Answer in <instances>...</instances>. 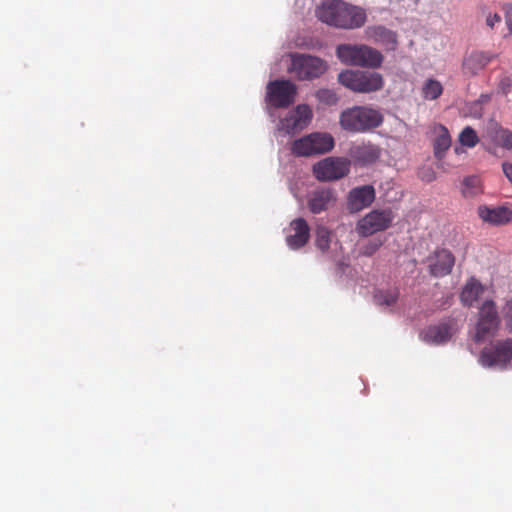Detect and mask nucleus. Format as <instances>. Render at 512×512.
I'll return each mask as SVG.
<instances>
[{
	"mask_svg": "<svg viewBox=\"0 0 512 512\" xmlns=\"http://www.w3.org/2000/svg\"><path fill=\"white\" fill-rule=\"evenodd\" d=\"M315 13L321 22L340 29L359 28L366 21V13L362 8L341 0H322Z\"/></svg>",
	"mask_w": 512,
	"mask_h": 512,
	"instance_id": "f257e3e1",
	"label": "nucleus"
},
{
	"mask_svg": "<svg viewBox=\"0 0 512 512\" xmlns=\"http://www.w3.org/2000/svg\"><path fill=\"white\" fill-rule=\"evenodd\" d=\"M383 122L382 114L369 106H354L341 112L339 124L345 131L351 133H364L380 126Z\"/></svg>",
	"mask_w": 512,
	"mask_h": 512,
	"instance_id": "f03ea898",
	"label": "nucleus"
},
{
	"mask_svg": "<svg viewBox=\"0 0 512 512\" xmlns=\"http://www.w3.org/2000/svg\"><path fill=\"white\" fill-rule=\"evenodd\" d=\"M335 52L339 61L349 66L376 68L383 61L378 50L363 44H339Z\"/></svg>",
	"mask_w": 512,
	"mask_h": 512,
	"instance_id": "7ed1b4c3",
	"label": "nucleus"
},
{
	"mask_svg": "<svg viewBox=\"0 0 512 512\" xmlns=\"http://www.w3.org/2000/svg\"><path fill=\"white\" fill-rule=\"evenodd\" d=\"M338 82L356 93L375 92L383 87L381 74L362 70H344L338 74Z\"/></svg>",
	"mask_w": 512,
	"mask_h": 512,
	"instance_id": "20e7f679",
	"label": "nucleus"
},
{
	"mask_svg": "<svg viewBox=\"0 0 512 512\" xmlns=\"http://www.w3.org/2000/svg\"><path fill=\"white\" fill-rule=\"evenodd\" d=\"M329 66L328 63L310 54H290V64L287 71L298 80H313L322 76Z\"/></svg>",
	"mask_w": 512,
	"mask_h": 512,
	"instance_id": "39448f33",
	"label": "nucleus"
},
{
	"mask_svg": "<svg viewBox=\"0 0 512 512\" xmlns=\"http://www.w3.org/2000/svg\"><path fill=\"white\" fill-rule=\"evenodd\" d=\"M334 138L329 133L314 132L295 140L292 143L291 151L297 156H312L324 154L334 147Z\"/></svg>",
	"mask_w": 512,
	"mask_h": 512,
	"instance_id": "423d86ee",
	"label": "nucleus"
},
{
	"mask_svg": "<svg viewBox=\"0 0 512 512\" xmlns=\"http://www.w3.org/2000/svg\"><path fill=\"white\" fill-rule=\"evenodd\" d=\"M350 165V160L347 158L326 157L313 165V173L319 181H336L348 175Z\"/></svg>",
	"mask_w": 512,
	"mask_h": 512,
	"instance_id": "0eeeda50",
	"label": "nucleus"
},
{
	"mask_svg": "<svg viewBox=\"0 0 512 512\" xmlns=\"http://www.w3.org/2000/svg\"><path fill=\"white\" fill-rule=\"evenodd\" d=\"M512 360V339L497 341L492 348L484 349L479 363L485 368L505 369Z\"/></svg>",
	"mask_w": 512,
	"mask_h": 512,
	"instance_id": "6e6552de",
	"label": "nucleus"
},
{
	"mask_svg": "<svg viewBox=\"0 0 512 512\" xmlns=\"http://www.w3.org/2000/svg\"><path fill=\"white\" fill-rule=\"evenodd\" d=\"M297 87L289 80L270 82L266 89L267 103L276 108H284L295 101Z\"/></svg>",
	"mask_w": 512,
	"mask_h": 512,
	"instance_id": "1a4fd4ad",
	"label": "nucleus"
},
{
	"mask_svg": "<svg viewBox=\"0 0 512 512\" xmlns=\"http://www.w3.org/2000/svg\"><path fill=\"white\" fill-rule=\"evenodd\" d=\"M499 326V317L493 301L486 300L479 309L474 340L481 342L495 334Z\"/></svg>",
	"mask_w": 512,
	"mask_h": 512,
	"instance_id": "9d476101",
	"label": "nucleus"
},
{
	"mask_svg": "<svg viewBox=\"0 0 512 512\" xmlns=\"http://www.w3.org/2000/svg\"><path fill=\"white\" fill-rule=\"evenodd\" d=\"M392 220L391 210H373L358 221L356 229L360 236L367 237L387 229Z\"/></svg>",
	"mask_w": 512,
	"mask_h": 512,
	"instance_id": "9b49d317",
	"label": "nucleus"
},
{
	"mask_svg": "<svg viewBox=\"0 0 512 512\" xmlns=\"http://www.w3.org/2000/svg\"><path fill=\"white\" fill-rule=\"evenodd\" d=\"M313 117L312 110L306 104H299L280 120L279 129L287 134H295L305 129Z\"/></svg>",
	"mask_w": 512,
	"mask_h": 512,
	"instance_id": "f8f14e48",
	"label": "nucleus"
},
{
	"mask_svg": "<svg viewBox=\"0 0 512 512\" xmlns=\"http://www.w3.org/2000/svg\"><path fill=\"white\" fill-rule=\"evenodd\" d=\"M310 228L307 221L297 218L291 221L286 230V243L290 249L297 250L303 247L309 240Z\"/></svg>",
	"mask_w": 512,
	"mask_h": 512,
	"instance_id": "ddd939ff",
	"label": "nucleus"
},
{
	"mask_svg": "<svg viewBox=\"0 0 512 512\" xmlns=\"http://www.w3.org/2000/svg\"><path fill=\"white\" fill-rule=\"evenodd\" d=\"M337 196L331 188H320L313 190L307 198V205L313 214L324 212L336 203Z\"/></svg>",
	"mask_w": 512,
	"mask_h": 512,
	"instance_id": "4468645a",
	"label": "nucleus"
},
{
	"mask_svg": "<svg viewBox=\"0 0 512 512\" xmlns=\"http://www.w3.org/2000/svg\"><path fill=\"white\" fill-rule=\"evenodd\" d=\"M375 199V190L371 185L353 188L347 198V208L355 213L368 207Z\"/></svg>",
	"mask_w": 512,
	"mask_h": 512,
	"instance_id": "2eb2a0df",
	"label": "nucleus"
},
{
	"mask_svg": "<svg viewBox=\"0 0 512 512\" xmlns=\"http://www.w3.org/2000/svg\"><path fill=\"white\" fill-rule=\"evenodd\" d=\"M495 58L497 54L489 51H472L463 60V70L471 76L477 75Z\"/></svg>",
	"mask_w": 512,
	"mask_h": 512,
	"instance_id": "dca6fc26",
	"label": "nucleus"
},
{
	"mask_svg": "<svg viewBox=\"0 0 512 512\" xmlns=\"http://www.w3.org/2000/svg\"><path fill=\"white\" fill-rule=\"evenodd\" d=\"M429 261L431 275L435 277H443L451 272L455 260L450 251L441 249L436 251Z\"/></svg>",
	"mask_w": 512,
	"mask_h": 512,
	"instance_id": "f3484780",
	"label": "nucleus"
},
{
	"mask_svg": "<svg viewBox=\"0 0 512 512\" xmlns=\"http://www.w3.org/2000/svg\"><path fill=\"white\" fill-rule=\"evenodd\" d=\"M380 154V148L372 143L354 145L349 151L350 157L360 165H369L376 162Z\"/></svg>",
	"mask_w": 512,
	"mask_h": 512,
	"instance_id": "a211bd4d",
	"label": "nucleus"
},
{
	"mask_svg": "<svg viewBox=\"0 0 512 512\" xmlns=\"http://www.w3.org/2000/svg\"><path fill=\"white\" fill-rule=\"evenodd\" d=\"M480 218L494 225H501L512 220V211L507 207L482 206L478 209Z\"/></svg>",
	"mask_w": 512,
	"mask_h": 512,
	"instance_id": "6ab92c4d",
	"label": "nucleus"
},
{
	"mask_svg": "<svg viewBox=\"0 0 512 512\" xmlns=\"http://www.w3.org/2000/svg\"><path fill=\"white\" fill-rule=\"evenodd\" d=\"M452 335L451 327L447 324L430 326L421 332V339L429 344H442L447 342Z\"/></svg>",
	"mask_w": 512,
	"mask_h": 512,
	"instance_id": "aec40b11",
	"label": "nucleus"
},
{
	"mask_svg": "<svg viewBox=\"0 0 512 512\" xmlns=\"http://www.w3.org/2000/svg\"><path fill=\"white\" fill-rule=\"evenodd\" d=\"M434 134V155L438 160H441L444 157L445 152L451 146V138L448 130L442 125L436 126L434 128Z\"/></svg>",
	"mask_w": 512,
	"mask_h": 512,
	"instance_id": "412c9836",
	"label": "nucleus"
},
{
	"mask_svg": "<svg viewBox=\"0 0 512 512\" xmlns=\"http://www.w3.org/2000/svg\"><path fill=\"white\" fill-rule=\"evenodd\" d=\"M483 291L482 285L474 278H471L463 287L460 298L464 305L471 306Z\"/></svg>",
	"mask_w": 512,
	"mask_h": 512,
	"instance_id": "4be33fe9",
	"label": "nucleus"
},
{
	"mask_svg": "<svg viewBox=\"0 0 512 512\" xmlns=\"http://www.w3.org/2000/svg\"><path fill=\"white\" fill-rule=\"evenodd\" d=\"M461 192L465 198H474L480 194L482 192L480 178L474 175L465 177L462 182Z\"/></svg>",
	"mask_w": 512,
	"mask_h": 512,
	"instance_id": "5701e85b",
	"label": "nucleus"
},
{
	"mask_svg": "<svg viewBox=\"0 0 512 512\" xmlns=\"http://www.w3.org/2000/svg\"><path fill=\"white\" fill-rule=\"evenodd\" d=\"M372 37L375 42L387 46L388 49H394L396 46V36L384 27H376L373 30Z\"/></svg>",
	"mask_w": 512,
	"mask_h": 512,
	"instance_id": "b1692460",
	"label": "nucleus"
},
{
	"mask_svg": "<svg viewBox=\"0 0 512 512\" xmlns=\"http://www.w3.org/2000/svg\"><path fill=\"white\" fill-rule=\"evenodd\" d=\"M443 91L442 84L434 79L427 80L422 88L423 97L427 100L437 99Z\"/></svg>",
	"mask_w": 512,
	"mask_h": 512,
	"instance_id": "393cba45",
	"label": "nucleus"
},
{
	"mask_svg": "<svg viewBox=\"0 0 512 512\" xmlns=\"http://www.w3.org/2000/svg\"><path fill=\"white\" fill-rule=\"evenodd\" d=\"M331 240L330 231L324 226H318L316 228V239L315 243L318 249L325 252L329 249Z\"/></svg>",
	"mask_w": 512,
	"mask_h": 512,
	"instance_id": "a878e982",
	"label": "nucleus"
},
{
	"mask_svg": "<svg viewBox=\"0 0 512 512\" xmlns=\"http://www.w3.org/2000/svg\"><path fill=\"white\" fill-rule=\"evenodd\" d=\"M398 295L399 293L395 289L387 291H378L375 293L374 299L376 304L378 305L391 306L397 301Z\"/></svg>",
	"mask_w": 512,
	"mask_h": 512,
	"instance_id": "bb28decb",
	"label": "nucleus"
},
{
	"mask_svg": "<svg viewBox=\"0 0 512 512\" xmlns=\"http://www.w3.org/2000/svg\"><path fill=\"white\" fill-rule=\"evenodd\" d=\"M315 96L319 102L328 106L336 105L339 100V97L336 94V92L328 88L319 89L316 92Z\"/></svg>",
	"mask_w": 512,
	"mask_h": 512,
	"instance_id": "cd10ccee",
	"label": "nucleus"
},
{
	"mask_svg": "<svg viewBox=\"0 0 512 512\" xmlns=\"http://www.w3.org/2000/svg\"><path fill=\"white\" fill-rule=\"evenodd\" d=\"M459 141L462 145L472 148L478 143V136L474 129L466 127L460 133Z\"/></svg>",
	"mask_w": 512,
	"mask_h": 512,
	"instance_id": "c85d7f7f",
	"label": "nucleus"
},
{
	"mask_svg": "<svg viewBox=\"0 0 512 512\" xmlns=\"http://www.w3.org/2000/svg\"><path fill=\"white\" fill-rule=\"evenodd\" d=\"M512 89V78L509 75L503 74L497 84V93L507 96Z\"/></svg>",
	"mask_w": 512,
	"mask_h": 512,
	"instance_id": "c756f323",
	"label": "nucleus"
},
{
	"mask_svg": "<svg viewBox=\"0 0 512 512\" xmlns=\"http://www.w3.org/2000/svg\"><path fill=\"white\" fill-rule=\"evenodd\" d=\"M502 317L506 329L509 332H512V299L506 301L505 305L503 306Z\"/></svg>",
	"mask_w": 512,
	"mask_h": 512,
	"instance_id": "7c9ffc66",
	"label": "nucleus"
},
{
	"mask_svg": "<svg viewBox=\"0 0 512 512\" xmlns=\"http://www.w3.org/2000/svg\"><path fill=\"white\" fill-rule=\"evenodd\" d=\"M483 13L485 15V24L491 30H493L495 28V26H497L501 23L502 18L500 16V14H498L496 12H491L489 10H485Z\"/></svg>",
	"mask_w": 512,
	"mask_h": 512,
	"instance_id": "2f4dec72",
	"label": "nucleus"
},
{
	"mask_svg": "<svg viewBox=\"0 0 512 512\" xmlns=\"http://www.w3.org/2000/svg\"><path fill=\"white\" fill-rule=\"evenodd\" d=\"M382 245V241L381 240H371L369 241L368 243H366L365 245H363L361 247V254L365 255V256H371L373 255Z\"/></svg>",
	"mask_w": 512,
	"mask_h": 512,
	"instance_id": "473e14b6",
	"label": "nucleus"
},
{
	"mask_svg": "<svg viewBox=\"0 0 512 512\" xmlns=\"http://www.w3.org/2000/svg\"><path fill=\"white\" fill-rule=\"evenodd\" d=\"M498 138L501 142L502 147L506 149H512V132L508 129H500L498 132Z\"/></svg>",
	"mask_w": 512,
	"mask_h": 512,
	"instance_id": "72a5a7b5",
	"label": "nucleus"
},
{
	"mask_svg": "<svg viewBox=\"0 0 512 512\" xmlns=\"http://www.w3.org/2000/svg\"><path fill=\"white\" fill-rule=\"evenodd\" d=\"M504 16H505V24L507 26L509 34H512V2L506 3L503 6Z\"/></svg>",
	"mask_w": 512,
	"mask_h": 512,
	"instance_id": "f704fd0d",
	"label": "nucleus"
},
{
	"mask_svg": "<svg viewBox=\"0 0 512 512\" xmlns=\"http://www.w3.org/2000/svg\"><path fill=\"white\" fill-rule=\"evenodd\" d=\"M491 100L490 94H482L479 99L474 103L475 108H477V116L482 115L481 104L488 103Z\"/></svg>",
	"mask_w": 512,
	"mask_h": 512,
	"instance_id": "c9c22d12",
	"label": "nucleus"
},
{
	"mask_svg": "<svg viewBox=\"0 0 512 512\" xmlns=\"http://www.w3.org/2000/svg\"><path fill=\"white\" fill-rule=\"evenodd\" d=\"M420 177L426 182H432L436 179V173L431 168H425L420 172Z\"/></svg>",
	"mask_w": 512,
	"mask_h": 512,
	"instance_id": "e433bc0d",
	"label": "nucleus"
},
{
	"mask_svg": "<svg viewBox=\"0 0 512 512\" xmlns=\"http://www.w3.org/2000/svg\"><path fill=\"white\" fill-rule=\"evenodd\" d=\"M502 167H503L504 174L509 179V181L512 183V164L504 163Z\"/></svg>",
	"mask_w": 512,
	"mask_h": 512,
	"instance_id": "4c0bfd02",
	"label": "nucleus"
}]
</instances>
